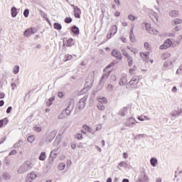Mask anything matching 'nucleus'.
Wrapping results in <instances>:
<instances>
[{"mask_svg":"<svg viewBox=\"0 0 182 182\" xmlns=\"http://www.w3.org/2000/svg\"><path fill=\"white\" fill-rule=\"evenodd\" d=\"M113 65H114V63H112L108 66H107L106 68L104 70L105 73L102 74V76L100 81V85H102V86L105 85V82H106L107 77H109V75H110V70H109V69H110V68H112Z\"/></svg>","mask_w":182,"mask_h":182,"instance_id":"nucleus-1","label":"nucleus"},{"mask_svg":"<svg viewBox=\"0 0 182 182\" xmlns=\"http://www.w3.org/2000/svg\"><path fill=\"white\" fill-rule=\"evenodd\" d=\"M33 168V164H32L31 161H26L24 164H23L20 168L18 170V172L20 174H22V173H26L28 170H31V168Z\"/></svg>","mask_w":182,"mask_h":182,"instance_id":"nucleus-2","label":"nucleus"},{"mask_svg":"<svg viewBox=\"0 0 182 182\" xmlns=\"http://www.w3.org/2000/svg\"><path fill=\"white\" fill-rule=\"evenodd\" d=\"M139 77L137 76L133 77L129 82L128 86H130L131 89H139Z\"/></svg>","mask_w":182,"mask_h":182,"instance_id":"nucleus-3","label":"nucleus"},{"mask_svg":"<svg viewBox=\"0 0 182 182\" xmlns=\"http://www.w3.org/2000/svg\"><path fill=\"white\" fill-rule=\"evenodd\" d=\"M86 100H87V97H84L80 100L76 106V110H77V112H80V110L85 109V106H86Z\"/></svg>","mask_w":182,"mask_h":182,"instance_id":"nucleus-4","label":"nucleus"},{"mask_svg":"<svg viewBox=\"0 0 182 182\" xmlns=\"http://www.w3.org/2000/svg\"><path fill=\"white\" fill-rule=\"evenodd\" d=\"M137 123H139V122H137L136 119H134V117H129L127 119L124 124L127 127L132 128V127H134V126H136Z\"/></svg>","mask_w":182,"mask_h":182,"instance_id":"nucleus-5","label":"nucleus"},{"mask_svg":"<svg viewBox=\"0 0 182 182\" xmlns=\"http://www.w3.org/2000/svg\"><path fill=\"white\" fill-rule=\"evenodd\" d=\"M144 25H145V28L149 33H151V35H159V31L151 28L150 23H144Z\"/></svg>","mask_w":182,"mask_h":182,"instance_id":"nucleus-6","label":"nucleus"},{"mask_svg":"<svg viewBox=\"0 0 182 182\" xmlns=\"http://www.w3.org/2000/svg\"><path fill=\"white\" fill-rule=\"evenodd\" d=\"M74 107H75L74 101L73 100H71L67 108L64 111L65 114H67V116H70V114L72 113V110H73Z\"/></svg>","mask_w":182,"mask_h":182,"instance_id":"nucleus-7","label":"nucleus"},{"mask_svg":"<svg viewBox=\"0 0 182 182\" xmlns=\"http://www.w3.org/2000/svg\"><path fill=\"white\" fill-rule=\"evenodd\" d=\"M149 14L151 19L154 21V23H157V22H159V16L157 15V13L151 9L149 11Z\"/></svg>","mask_w":182,"mask_h":182,"instance_id":"nucleus-8","label":"nucleus"},{"mask_svg":"<svg viewBox=\"0 0 182 182\" xmlns=\"http://www.w3.org/2000/svg\"><path fill=\"white\" fill-rule=\"evenodd\" d=\"M36 177H38L35 171H32L31 173L27 175L26 182H32L33 181V180H35V178H36Z\"/></svg>","mask_w":182,"mask_h":182,"instance_id":"nucleus-9","label":"nucleus"},{"mask_svg":"<svg viewBox=\"0 0 182 182\" xmlns=\"http://www.w3.org/2000/svg\"><path fill=\"white\" fill-rule=\"evenodd\" d=\"M139 182H149V177L147 176V173H146V172L143 171L141 173V174L139 177Z\"/></svg>","mask_w":182,"mask_h":182,"instance_id":"nucleus-10","label":"nucleus"},{"mask_svg":"<svg viewBox=\"0 0 182 182\" xmlns=\"http://www.w3.org/2000/svg\"><path fill=\"white\" fill-rule=\"evenodd\" d=\"M170 43H171V40L170 38H168L161 46H160L159 49H161V50H163L164 49H167L168 48H170Z\"/></svg>","mask_w":182,"mask_h":182,"instance_id":"nucleus-11","label":"nucleus"},{"mask_svg":"<svg viewBox=\"0 0 182 182\" xmlns=\"http://www.w3.org/2000/svg\"><path fill=\"white\" fill-rule=\"evenodd\" d=\"M171 68H173V60L165 61L163 67L164 70H167V69H171Z\"/></svg>","mask_w":182,"mask_h":182,"instance_id":"nucleus-12","label":"nucleus"},{"mask_svg":"<svg viewBox=\"0 0 182 182\" xmlns=\"http://www.w3.org/2000/svg\"><path fill=\"white\" fill-rule=\"evenodd\" d=\"M115 33H117V26H112L109 29V39H111L112 36H114Z\"/></svg>","mask_w":182,"mask_h":182,"instance_id":"nucleus-13","label":"nucleus"},{"mask_svg":"<svg viewBox=\"0 0 182 182\" xmlns=\"http://www.w3.org/2000/svg\"><path fill=\"white\" fill-rule=\"evenodd\" d=\"M112 55L114 56V58H116V59H119V60H122V59H123L122 53L119 52L117 50H113L112 51Z\"/></svg>","mask_w":182,"mask_h":182,"instance_id":"nucleus-14","label":"nucleus"},{"mask_svg":"<svg viewBox=\"0 0 182 182\" xmlns=\"http://www.w3.org/2000/svg\"><path fill=\"white\" fill-rule=\"evenodd\" d=\"M129 113L127 107H124L119 109L118 112V116H120L121 117H124Z\"/></svg>","mask_w":182,"mask_h":182,"instance_id":"nucleus-15","label":"nucleus"},{"mask_svg":"<svg viewBox=\"0 0 182 182\" xmlns=\"http://www.w3.org/2000/svg\"><path fill=\"white\" fill-rule=\"evenodd\" d=\"M88 77H90V80L89 78H87L86 80V83H89V86H92V85H93V82H94V77H95V72H92L91 74H90L88 75Z\"/></svg>","mask_w":182,"mask_h":182,"instance_id":"nucleus-16","label":"nucleus"},{"mask_svg":"<svg viewBox=\"0 0 182 182\" xmlns=\"http://www.w3.org/2000/svg\"><path fill=\"white\" fill-rule=\"evenodd\" d=\"M55 137H56V131H53L50 132L49 134L47 136V141L50 143V141H52V140H53Z\"/></svg>","mask_w":182,"mask_h":182,"instance_id":"nucleus-17","label":"nucleus"},{"mask_svg":"<svg viewBox=\"0 0 182 182\" xmlns=\"http://www.w3.org/2000/svg\"><path fill=\"white\" fill-rule=\"evenodd\" d=\"M161 59L162 60H171V54L170 53H163L161 57Z\"/></svg>","mask_w":182,"mask_h":182,"instance_id":"nucleus-18","label":"nucleus"},{"mask_svg":"<svg viewBox=\"0 0 182 182\" xmlns=\"http://www.w3.org/2000/svg\"><path fill=\"white\" fill-rule=\"evenodd\" d=\"M119 85H120V86H126V85H127V77H126V75L121 77Z\"/></svg>","mask_w":182,"mask_h":182,"instance_id":"nucleus-19","label":"nucleus"},{"mask_svg":"<svg viewBox=\"0 0 182 182\" xmlns=\"http://www.w3.org/2000/svg\"><path fill=\"white\" fill-rule=\"evenodd\" d=\"M180 114H182V108L178 107L172 112L171 116L176 117V116H180Z\"/></svg>","mask_w":182,"mask_h":182,"instance_id":"nucleus-20","label":"nucleus"},{"mask_svg":"<svg viewBox=\"0 0 182 182\" xmlns=\"http://www.w3.org/2000/svg\"><path fill=\"white\" fill-rule=\"evenodd\" d=\"M2 178L7 181L8 180H11V174L7 172H4L2 173L1 177L0 176V182H2Z\"/></svg>","mask_w":182,"mask_h":182,"instance_id":"nucleus-21","label":"nucleus"},{"mask_svg":"<svg viewBox=\"0 0 182 182\" xmlns=\"http://www.w3.org/2000/svg\"><path fill=\"white\" fill-rule=\"evenodd\" d=\"M80 14H82V11L79 7H74V16L75 18L78 19L80 18Z\"/></svg>","mask_w":182,"mask_h":182,"instance_id":"nucleus-22","label":"nucleus"},{"mask_svg":"<svg viewBox=\"0 0 182 182\" xmlns=\"http://www.w3.org/2000/svg\"><path fill=\"white\" fill-rule=\"evenodd\" d=\"M140 56L145 62H149V54L147 53H140Z\"/></svg>","mask_w":182,"mask_h":182,"instance_id":"nucleus-23","label":"nucleus"},{"mask_svg":"<svg viewBox=\"0 0 182 182\" xmlns=\"http://www.w3.org/2000/svg\"><path fill=\"white\" fill-rule=\"evenodd\" d=\"M134 29V27H132L130 31V33H129L130 42H134L136 41V38H134V33H133Z\"/></svg>","mask_w":182,"mask_h":182,"instance_id":"nucleus-24","label":"nucleus"},{"mask_svg":"<svg viewBox=\"0 0 182 182\" xmlns=\"http://www.w3.org/2000/svg\"><path fill=\"white\" fill-rule=\"evenodd\" d=\"M170 44L172 48H176V46L180 45V40H172Z\"/></svg>","mask_w":182,"mask_h":182,"instance_id":"nucleus-25","label":"nucleus"},{"mask_svg":"<svg viewBox=\"0 0 182 182\" xmlns=\"http://www.w3.org/2000/svg\"><path fill=\"white\" fill-rule=\"evenodd\" d=\"M127 48L130 50V52H132L134 55H137V53H139V50L136 48H131L129 46H127Z\"/></svg>","mask_w":182,"mask_h":182,"instance_id":"nucleus-26","label":"nucleus"},{"mask_svg":"<svg viewBox=\"0 0 182 182\" xmlns=\"http://www.w3.org/2000/svg\"><path fill=\"white\" fill-rule=\"evenodd\" d=\"M23 144V141L20 139L16 144H14V149H19V147Z\"/></svg>","mask_w":182,"mask_h":182,"instance_id":"nucleus-27","label":"nucleus"},{"mask_svg":"<svg viewBox=\"0 0 182 182\" xmlns=\"http://www.w3.org/2000/svg\"><path fill=\"white\" fill-rule=\"evenodd\" d=\"M11 11L12 18H16V15H18V11H16V7H12Z\"/></svg>","mask_w":182,"mask_h":182,"instance_id":"nucleus-28","label":"nucleus"},{"mask_svg":"<svg viewBox=\"0 0 182 182\" xmlns=\"http://www.w3.org/2000/svg\"><path fill=\"white\" fill-rule=\"evenodd\" d=\"M38 159H39V160H41V161H45V160H46V153L41 152Z\"/></svg>","mask_w":182,"mask_h":182,"instance_id":"nucleus-29","label":"nucleus"},{"mask_svg":"<svg viewBox=\"0 0 182 182\" xmlns=\"http://www.w3.org/2000/svg\"><path fill=\"white\" fill-rule=\"evenodd\" d=\"M150 163H151V166H152V167H156V166H157V159L151 158L150 159Z\"/></svg>","mask_w":182,"mask_h":182,"instance_id":"nucleus-30","label":"nucleus"},{"mask_svg":"<svg viewBox=\"0 0 182 182\" xmlns=\"http://www.w3.org/2000/svg\"><path fill=\"white\" fill-rule=\"evenodd\" d=\"M169 15H170V16H173V17L178 16V11H177V10H171L169 12Z\"/></svg>","mask_w":182,"mask_h":182,"instance_id":"nucleus-31","label":"nucleus"},{"mask_svg":"<svg viewBox=\"0 0 182 182\" xmlns=\"http://www.w3.org/2000/svg\"><path fill=\"white\" fill-rule=\"evenodd\" d=\"M35 139H36L35 135H30L28 136L27 141L28 143L32 144L33 143V141H35Z\"/></svg>","mask_w":182,"mask_h":182,"instance_id":"nucleus-32","label":"nucleus"},{"mask_svg":"<svg viewBox=\"0 0 182 182\" xmlns=\"http://www.w3.org/2000/svg\"><path fill=\"white\" fill-rule=\"evenodd\" d=\"M85 130H87L88 133H91V134H95V133H96L95 130H93V129H92L87 125L85 126Z\"/></svg>","mask_w":182,"mask_h":182,"instance_id":"nucleus-33","label":"nucleus"},{"mask_svg":"<svg viewBox=\"0 0 182 182\" xmlns=\"http://www.w3.org/2000/svg\"><path fill=\"white\" fill-rule=\"evenodd\" d=\"M127 62H128V65L129 66H132L133 65V57L132 55H129L128 58H127Z\"/></svg>","mask_w":182,"mask_h":182,"instance_id":"nucleus-34","label":"nucleus"},{"mask_svg":"<svg viewBox=\"0 0 182 182\" xmlns=\"http://www.w3.org/2000/svg\"><path fill=\"white\" fill-rule=\"evenodd\" d=\"M72 32L74 33L75 35H79V28H77V26H73Z\"/></svg>","mask_w":182,"mask_h":182,"instance_id":"nucleus-35","label":"nucleus"},{"mask_svg":"<svg viewBox=\"0 0 182 182\" xmlns=\"http://www.w3.org/2000/svg\"><path fill=\"white\" fill-rule=\"evenodd\" d=\"M98 102L99 103H102V105H106V103H107V100L106 97L98 98Z\"/></svg>","mask_w":182,"mask_h":182,"instance_id":"nucleus-36","label":"nucleus"},{"mask_svg":"<svg viewBox=\"0 0 182 182\" xmlns=\"http://www.w3.org/2000/svg\"><path fill=\"white\" fill-rule=\"evenodd\" d=\"M147 135L144 134H140L136 135L134 139L136 140H140V139H144V137H146Z\"/></svg>","mask_w":182,"mask_h":182,"instance_id":"nucleus-37","label":"nucleus"},{"mask_svg":"<svg viewBox=\"0 0 182 182\" xmlns=\"http://www.w3.org/2000/svg\"><path fill=\"white\" fill-rule=\"evenodd\" d=\"M31 35H32V30H31V28H28L24 31V36H26L27 38L31 36Z\"/></svg>","mask_w":182,"mask_h":182,"instance_id":"nucleus-38","label":"nucleus"},{"mask_svg":"<svg viewBox=\"0 0 182 182\" xmlns=\"http://www.w3.org/2000/svg\"><path fill=\"white\" fill-rule=\"evenodd\" d=\"M66 117V114L65 111L61 112V113L58 115V119H63Z\"/></svg>","mask_w":182,"mask_h":182,"instance_id":"nucleus-39","label":"nucleus"},{"mask_svg":"<svg viewBox=\"0 0 182 182\" xmlns=\"http://www.w3.org/2000/svg\"><path fill=\"white\" fill-rule=\"evenodd\" d=\"M54 28L57 31H60V29H62V25H60V23H54Z\"/></svg>","mask_w":182,"mask_h":182,"instance_id":"nucleus-40","label":"nucleus"},{"mask_svg":"<svg viewBox=\"0 0 182 182\" xmlns=\"http://www.w3.org/2000/svg\"><path fill=\"white\" fill-rule=\"evenodd\" d=\"M144 46L146 50H151V46L149 43L145 42Z\"/></svg>","mask_w":182,"mask_h":182,"instance_id":"nucleus-41","label":"nucleus"},{"mask_svg":"<svg viewBox=\"0 0 182 182\" xmlns=\"http://www.w3.org/2000/svg\"><path fill=\"white\" fill-rule=\"evenodd\" d=\"M18 73H19V65H15L13 69V73L14 75H16Z\"/></svg>","mask_w":182,"mask_h":182,"instance_id":"nucleus-42","label":"nucleus"},{"mask_svg":"<svg viewBox=\"0 0 182 182\" xmlns=\"http://www.w3.org/2000/svg\"><path fill=\"white\" fill-rule=\"evenodd\" d=\"M113 89H114V86L112 84H109L107 87V92H113Z\"/></svg>","mask_w":182,"mask_h":182,"instance_id":"nucleus-43","label":"nucleus"},{"mask_svg":"<svg viewBox=\"0 0 182 182\" xmlns=\"http://www.w3.org/2000/svg\"><path fill=\"white\" fill-rule=\"evenodd\" d=\"M181 23H182V20L180 19V18H176L173 21V25H179V24H181Z\"/></svg>","mask_w":182,"mask_h":182,"instance_id":"nucleus-44","label":"nucleus"},{"mask_svg":"<svg viewBox=\"0 0 182 182\" xmlns=\"http://www.w3.org/2000/svg\"><path fill=\"white\" fill-rule=\"evenodd\" d=\"M55 100V97H51L49 100L48 102H47V105L50 107L52 106V102Z\"/></svg>","mask_w":182,"mask_h":182,"instance_id":"nucleus-45","label":"nucleus"},{"mask_svg":"<svg viewBox=\"0 0 182 182\" xmlns=\"http://www.w3.org/2000/svg\"><path fill=\"white\" fill-rule=\"evenodd\" d=\"M97 109H99V110H105V105H103V104L102 103H98L97 105Z\"/></svg>","mask_w":182,"mask_h":182,"instance_id":"nucleus-46","label":"nucleus"},{"mask_svg":"<svg viewBox=\"0 0 182 182\" xmlns=\"http://www.w3.org/2000/svg\"><path fill=\"white\" fill-rule=\"evenodd\" d=\"M65 167H66V164H65L64 163H61L58 166L59 170H65Z\"/></svg>","mask_w":182,"mask_h":182,"instance_id":"nucleus-47","label":"nucleus"},{"mask_svg":"<svg viewBox=\"0 0 182 182\" xmlns=\"http://www.w3.org/2000/svg\"><path fill=\"white\" fill-rule=\"evenodd\" d=\"M56 153H58V149H54L50 152V156H53L54 158H56V156H58Z\"/></svg>","mask_w":182,"mask_h":182,"instance_id":"nucleus-48","label":"nucleus"},{"mask_svg":"<svg viewBox=\"0 0 182 182\" xmlns=\"http://www.w3.org/2000/svg\"><path fill=\"white\" fill-rule=\"evenodd\" d=\"M65 58L66 61L71 60V59H73V55L68 54L65 55Z\"/></svg>","mask_w":182,"mask_h":182,"instance_id":"nucleus-49","label":"nucleus"},{"mask_svg":"<svg viewBox=\"0 0 182 182\" xmlns=\"http://www.w3.org/2000/svg\"><path fill=\"white\" fill-rule=\"evenodd\" d=\"M118 166H119V167H127L128 164H127V163L122 161V162H120L118 164Z\"/></svg>","mask_w":182,"mask_h":182,"instance_id":"nucleus-50","label":"nucleus"},{"mask_svg":"<svg viewBox=\"0 0 182 182\" xmlns=\"http://www.w3.org/2000/svg\"><path fill=\"white\" fill-rule=\"evenodd\" d=\"M33 129L34 131L36 132L37 133H40V132H42V127H34Z\"/></svg>","mask_w":182,"mask_h":182,"instance_id":"nucleus-51","label":"nucleus"},{"mask_svg":"<svg viewBox=\"0 0 182 182\" xmlns=\"http://www.w3.org/2000/svg\"><path fill=\"white\" fill-rule=\"evenodd\" d=\"M23 16H25V18H28V16H29V9H26L24 10Z\"/></svg>","mask_w":182,"mask_h":182,"instance_id":"nucleus-52","label":"nucleus"},{"mask_svg":"<svg viewBox=\"0 0 182 182\" xmlns=\"http://www.w3.org/2000/svg\"><path fill=\"white\" fill-rule=\"evenodd\" d=\"M72 43H73V38H69L67 41V46H71Z\"/></svg>","mask_w":182,"mask_h":182,"instance_id":"nucleus-53","label":"nucleus"},{"mask_svg":"<svg viewBox=\"0 0 182 182\" xmlns=\"http://www.w3.org/2000/svg\"><path fill=\"white\" fill-rule=\"evenodd\" d=\"M4 123H8V119H1L0 120V127H2V126H4Z\"/></svg>","mask_w":182,"mask_h":182,"instance_id":"nucleus-54","label":"nucleus"},{"mask_svg":"<svg viewBox=\"0 0 182 182\" xmlns=\"http://www.w3.org/2000/svg\"><path fill=\"white\" fill-rule=\"evenodd\" d=\"M128 19H129V21H136V18L134 15L131 14L128 16Z\"/></svg>","mask_w":182,"mask_h":182,"instance_id":"nucleus-55","label":"nucleus"},{"mask_svg":"<svg viewBox=\"0 0 182 182\" xmlns=\"http://www.w3.org/2000/svg\"><path fill=\"white\" fill-rule=\"evenodd\" d=\"M75 139H77V140H82V139H83V136L82 135V134H77L75 136Z\"/></svg>","mask_w":182,"mask_h":182,"instance_id":"nucleus-56","label":"nucleus"},{"mask_svg":"<svg viewBox=\"0 0 182 182\" xmlns=\"http://www.w3.org/2000/svg\"><path fill=\"white\" fill-rule=\"evenodd\" d=\"M138 120H139L140 122H144V120H146V116H139L138 117Z\"/></svg>","mask_w":182,"mask_h":182,"instance_id":"nucleus-57","label":"nucleus"},{"mask_svg":"<svg viewBox=\"0 0 182 182\" xmlns=\"http://www.w3.org/2000/svg\"><path fill=\"white\" fill-rule=\"evenodd\" d=\"M122 54L125 56V58H127L130 56V55H129V53L126 52V50H122Z\"/></svg>","mask_w":182,"mask_h":182,"instance_id":"nucleus-58","label":"nucleus"},{"mask_svg":"<svg viewBox=\"0 0 182 182\" xmlns=\"http://www.w3.org/2000/svg\"><path fill=\"white\" fill-rule=\"evenodd\" d=\"M65 23H70V22H72V18H69V17L65 18Z\"/></svg>","mask_w":182,"mask_h":182,"instance_id":"nucleus-59","label":"nucleus"},{"mask_svg":"<svg viewBox=\"0 0 182 182\" xmlns=\"http://www.w3.org/2000/svg\"><path fill=\"white\" fill-rule=\"evenodd\" d=\"M95 132H99L100 130H102V124H98L96 127H95Z\"/></svg>","mask_w":182,"mask_h":182,"instance_id":"nucleus-60","label":"nucleus"},{"mask_svg":"<svg viewBox=\"0 0 182 182\" xmlns=\"http://www.w3.org/2000/svg\"><path fill=\"white\" fill-rule=\"evenodd\" d=\"M16 153H18V151L14 149L13 151H11L9 153V156H15V154H16Z\"/></svg>","mask_w":182,"mask_h":182,"instance_id":"nucleus-61","label":"nucleus"},{"mask_svg":"<svg viewBox=\"0 0 182 182\" xmlns=\"http://www.w3.org/2000/svg\"><path fill=\"white\" fill-rule=\"evenodd\" d=\"M4 163L7 165H9L11 164V159H8V158H6L5 160H4Z\"/></svg>","mask_w":182,"mask_h":182,"instance_id":"nucleus-62","label":"nucleus"},{"mask_svg":"<svg viewBox=\"0 0 182 182\" xmlns=\"http://www.w3.org/2000/svg\"><path fill=\"white\" fill-rule=\"evenodd\" d=\"M117 79V77H116L115 75H111V80H112L113 82L116 81Z\"/></svg>","mask_w":182,"mask_h":182,"instance_id":"nucleus-63","label":"nucleus"},{"mask_svg":"<svg viewBox=\"0 0 182 182\" xmlns=\"http://www.w3.org/2000/svg\"><path fill=\"white\" fill-rule=\"evenodd\" d=\"M58 97L62 99V97H63V96H64V94L62 92H59L58 94Z\"/></svg>","mask_w":182,"mask_h":182,"instance_id":"nucleus-64","label":"nucleus"}]
</instances>
